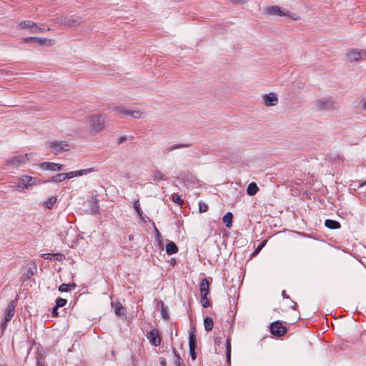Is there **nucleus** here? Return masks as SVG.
Masks as SVG:
<instances>
[{
  "label": "nucleus",
  "instance_id": "10",
  "mask_svg": "<svg viewBox=\"0 0 366 366\" xmlns=\"http://www.w3.org/2000/svg\"><path fill=\"white\" fill-rule=\"evenodd\" d=\"M346 55L350 61L352 62L365 57L366 51L364 50L351 49Z\"/></svg>",
  "mask_w": 366,
  "mask_h": 366
},
{
  "label": "nucleus",
  "instance_id": "54",
  "mask_svg": "<svg viewBox=\"0 0 366 366\" xmlns=\"http://www.w3.org/2000/svg\"><path fill=\"white\" fill-rule=\"evenodd\" d=\"M6 326H7L6 323H4V322L1 323V327L2 330H4L6 327Z\"/></svg>",
  "mask_w": 366,
  "mask_h": 366
},
{
  "label": "nucleus",
  "instance_id": "51",
  "mask_svg": "<svg viewBox=\"0 0 366 366\" xmlns=\"http://www.w3.org/2000/svg\"><path fill=\"white\" fill-rule=\"evenodd\" d=\"M160 365L161 366H166V360L164 358H160Z\"/></svg>",
  "mask_w": 366,
  "mask_h": 366
},
{
  "label": "nucleus",
  "instance_id": "3",
  "mask_svg": "<svg viewBox=\"0 0 366 366\" xmlns=\"http://www.w3.org/2000/svg\"><path fill=\"white\" fill-rule=\"evenodd\" d=\"M58 24L66 25L69 27H74L79 25L82 22V19L79 16H61L56 19Z\"/></svg>",
  "mask_w": 366,
  "mask_h": 366
},
{
  "label": "nucleus",
  "instance_id": "21",
  "mask_svg": "<svg viewBox=\"0 0 366 366\" xmlns=\"http://www.w3.org/2000/svg\"><path fill=\"white\" fill-rule=\"evenodd\" d=\"M190 144H175L172 146L166 148L164 150V154H169V152H172L173 150L177 149H182V148H187L190 147Z\"/></svg>",
  "mask_w": 366,
  "mask_h": 366
},
{
  "label": "nucleus",
  "instance_id": "4",
  "mask_svg": "<svg viewBox=\"0 0 366 366\" xmlns=\"http://www.w3.org/2000/svg\"><path fill=\"white\" fill-rule=\"evenodd\" d=\"M196 330L194 327H191L189 331V355L192 360H195L197 358V353L195 349L196 345Z\"/></svg>",
  "mask_w": 366,
  "mask_h": 366
},
{
  "label": "nucleus",
  "instance_id": "30",
  "mask_svg": "<svg viewBox=\"0 0 366 366\" xmlns=\"http://www.w3.org/2000/svg\"><path fill=\"white\" fill-rule=\"evenodd\" d=\"M226 357L227 361L230 362L231 359V339L228 337L226 340Z\"/></svg>",
  "mask_w": 366,
  "mask_h": 366
},
{
  "label": "nucleus",
  "instance_id": "47",
  "mask_svg": "<svg viewBox=\"0 0 366 366\" xmlns=\"http://www.w3.org/2000/svg\"><path fill=\"white\" fill-rule=\"evenodd\" d=\"M36 366H44V361L41 357L37 359Z\"/></svg>",
  "mask_w": 366,
  "mask_h": 366
},
{
  "label": "nucleus",
  "instance_id": "46",
  "mask_svg": "<svg viewBox=\"0 0 366 366\" xmlns=\"http://www.w3.org/2000/svg\"><path fill=\"white\" fill-rule=\"evenodd\" d=\"M52 257H53V254H51V253H45V254H42V257L44 259H51Z\"/></svg>",
  "mask_w": 366,
  "mask_h": 366
},
{
  "label": "nucleus",
  "instance_id": "6",
  "mask_svg": "<svg viewBox=\"0 0 366 366\" xmlns=\"http://www.w3.org/2000/svg\"><path fill=\"white\" fill-rule=\"evenodd\" d=\"M287 330L280 321H276L270 325V332L276 337H282L287 332Z\"/></svg>",
  "mask_w": 366,
  "mask_h": 366
},
{
  "label": "nucleus",
  "instance_id": "31",
  "mask_svg": "<svg viewBox=\"0 0 366 366\" xmlns=\"http://www.w3.org/2000/svg\"><path fill=\"white\" fill-rule=\"evenodd\" d=\"M129 116L132 117L134 119H141L144 117V113L140 111L139 109H130Z\"/></svg>",
  "mask_w": 366,
  "mask_h": 366
},
{
  "label": "nucleus",
  "instance_id": "42",
  "mask_svg": "<svg viewBox=\"0 0 366 366\" xmlns=\"http://www.w3.org/2000/svg\"><path fill=\"white\" fill-rule=\"evenodd\" d=\"M43 31H44V29L36 25V24H35V25L34 26H32L31 31L33 33H39V32H42Z\"/></svg>",
  "mask_w": 366,
  "mask_h": 366
},
{
  "label": "nucleus",
  "instance_id": "41",
  "mask_svg": "<svg viewBox=\"0 0 366 366\" xmlns=\"http://www.w3.org/2000/svg\"><path fill=\"white\" fill-rule=\"evenodd\" d=\"M124 308L122 307V305L120 303L117 304L115 307V313L117 315H121V311L124 310Z\"/></svg>",
  "mask_w": 366,
  "mask_h": 366
},
{
  "label": "nucleus",
  "instance_id": "24",
  "mask_svg": "<svg viewBox=\"0 0 366 366\" xmlns=\"http://www.w3.org/2000/svg\"><path fill=\"white\" fill-rule=\"evenodd\" d=\"M258 191L259 187L254 182L250 183L247 188V193L249 196L255 195Z\"/></svg>",
  "mask_w": 366,
  "mask_h": 366
},
{
  "label": "nucleus",
  "instance_id": "9",
  "mask_svg": "<svg viewBox=\"0 0 366 366\" xmlns=\"http://www.w3.org/2000/svg\"><path fill=\"white\" fill-rule=\"evenodd\" d=\"M147 337L152 345L158 346L161 344V337L158 330L154 329L147 332Z\"/></svg>",
  "mask_w": 366,
  "mask_h": 366
},
{
  "label": "nucleus",
  "instance_id": "33",
  "mask_svg": "<svg viewBox=\"0 0 366 366\" xmlns=\"http://www.w3.org/2000/svg\"><path fill=\"white\" fill-rule=\"evenodd\" d=\"M31 265H32V267L28 268L27 272H26V275L27 279H30L31 277L34 276L37 272L36 265L35 264H32Z\"/></svg>",
  "mask_w": 366,
  "mask_h": 366
},
{
  "label": "nucleus",
  "instance_id": "18",
  "mask_svg": "<svg viewBox=\"0 0 366 366\" xmlns=\"http://www.w3.org/2000/svg\"><path fill=\"white\" fill-rule=\"evenodd\" d=\"M113 111L115 112L116 115H119L121 117L129 116L130 113V109H127L124 106L115 107L113 109Z\"/></svg>",
  "mask_w": 366,
  "mask_h": 366
},
{
  "label": "nucleus",
  "instance_id": "12",
  "mask_svg": "<svg viewBox=\"0 0 366 366\" xmlns=\"http://www.w3.org/2000/svg\"><path fill=\"white\" fill-rule=\"evenodd\" d=\"M95 171H96V169L92 167V168L85 169H80V170H77V171L69 172L66 173V176L68 177V179H71V178L86 175L89 173L94 172Z\"/></svg>",
  "mask_w": 366,
  "mask_h": 366
},
{
  "label": "nucleus",
  "instance_id": "14",
  "mask_svg": "<svg viewBox=\"0 0 366 366\" xmlns=\"http://www.w3.org/2000/svg\"><path fill=\"white\" fill-rule=\"evenodd\" d=\"M23 41L24 42H30V41L36 42V43H37L39 45H44V44L50 45L51 42V39H48L46 38L27 37V38H24L23 39Z\"/></svg>",
  "mask_w": 366,
  "mask_h": 366
},
{
  "label": "nucleus",
  "instance_id": "22",
  "mask_svg": "<svg viewBox=\"0 0 366 366\" xmlns=\"http://www.w3.org/2000/svg\"><path fill=\"white\" fill-rule=\"evenodd\" d=\"M13 188L18 192H24V190L29 189V187L27 186V184L24 182L22 183V177L19 179L18 182L15 185L13 186Z\"/></svg>",
  "mask_w": 366,
  "mask_h": 366
},
{
  "label": "nucleus",
  "instance_id": "16",
  "mask_svg": "<svg viewBox=\"0 0 366 366\" xmlns=\"http://www.w3.org/2000/svg\"><path fill=\"white\" fill-rule=\"evenodd\" d=\"M26 183L29 187L40 184L41 183V179L31 177V176H22V183Z\"/></svg>",
  "mask_w": 366,
  "mask_h": 366
},
{
  "label": "nucleus",
  "instance_id": "36",
  "mask_svg": "<svg viewBox=\"0 0 366 366\" xmlns=\"http://www.w3.org/2000/svg\"><path fill=\"white\" fill-rule=\"evenodd\" d=\"M172 200L174 202L177 203L178 205H182L184 204V200L182 199L181 196L174 194L172 197Z\"/></svg>",
  "mask_w": 366,
  "mask_h": 366
},
{
  "label": "nucleus",
  "instance_id": "19",
  "mask_svg": "<svg viewBox=\"0 0 366 366\" xmlns=\"http://www.w3.org/2000/svg\"><path fill=\"white\" fill-rule=\"evenodd\" d=\"M134 207L135 211L137 212V213L138 214V215L139 216V217L141 218V219L142 220L143 222H144V223L147 222V219L150 220L148 217L144 216L143 214V212L140 208V204H139V200H136L134 202Z\"/></svg>",
  "mask_w": 366,
  "mask_h": 366
},
{
  "label": "nucleus",
  "instance_id": "50",
  "mask_svg": "<svg viewBox=\"0 0 366 366\" xmlns=\"http://www.w3.org/2000/svg\"><path fill=\"white\" fill-rule=\"evenodd\" d=\"M230 1L235 3V4H242L245 2V0H229Z\"/></svg>",
  "mask_w": 366,
  "mask_h": 366
},
{
  "label": "nucleus",
  "instance_id": "7",
  "mask_svg": "<svg viewBox=\"0 0 366 366\" xmlns=\"http://www.w3.org/2000/svg\"><path fill=\"white\" fill-rule=\"evenodd\" d=\"M315 105L319 110L335 109V103L328 98H323L315 102Z\"/></svg>",
  "mask_w": 366,
  "mask_h": 366
},
{
  "label": "nucleus",
  "instance_id": "58",
  "mask_svg": "<svg viewBox=\"0 0 366 366\" xmlns=\"http://www.w3.org/2000/svg\"><path fill=\"white\" fill-rule=\"evenodd\" d=\"M365 184H366V181H365V182H364L363 183L360 184V187H362V186H364V185H365Z\"/></svg>",
  "mask_w": 366,
  "mask_h": 366
},
{
  "label": "nucleus",
  "instance_id": "13",
  "mask_svg": "<svg viewBox=\"0 0 366 366\" xmlns=\"http://www.w3.org/2000/svg\"><path fill=\"white\" fill-rule=\"evenodd\" d=\"M40 167L42 169L44 170L61 171L62 169L63 165L54 162H43Z\"/></svg>",
  "mask_w": 366,
  "mask_h": 366
},
{
  "label": "nucleus",
  "instance_id": "32",
  "mask_svg": "<svg viewBox=\"0 0 366 366\" xmlns=\"http://www.w3.org/2000/svg\"><path fill=\"white\" fill-rule=\"evenodd\" d=\"M56 200H57L56 197H51L48 200L44 202L43 203V205L45 207H46L47 209H51L54 207V204L56 203Z\"/></svg>",
  "mask_w": 366,
  "mask_h": 366
},
{
  "label": "nucleus",
  "instance_id": "44",
  "mask_svg": "<svg viewBox=\"0 0 366 366\" xmlns=\"http://www.w3.org/2000/svg\"><path fill=\"white\" fill-rule=\"evenodd\" d=\"M202 305L204 308H207L210 306V302L209 300H202Z\"/></svg>",
  "mask_w": 366,
  "mask_h": 366
},
{
  "label": "nucleus",
  "instance_id": "59",
  "mask_svg": "<svg viewBox=\"0 0 366 366\" xmlns=\"http://www.w3.org/2000/svg\"><path fill=\"white\" fill-rule=\"evenodd\" d=\"M219 341H217V342L216 341L215 342V344H218L219 345Z\"/></svg>",
  "mask_w": 366,
  "mask_h": 366
},
{
  "label": "nucleus",
  "instance_id": "45",
  "mask_svg": "<svg viewBox=\"0 0 366 366\" xmlns=\"http://www.w3.org/2000/svg\"><path fill=\"white\" fill-rule=\"evenodd\" d=\"M127 140V137L125 136H122V137H120L118 139H117V144H123L124 142H125Z\"/></svg>",
  "mask_w": 366,
  "mask_h": 366
},
{
  "label": "nucleus",
  "instance_id": "60",
  "mask_svg": "<svg viewBox=\"0 0 366 366\" xmlns=\"http://www.w3.org/2000/svg\"><path fill=\"white\" fill-rule=\"evenodd\" d=\"M219 341H217V342L216 341L215 342V344H218L219 345Z\"/></svg>",
  "mask_w": 366,
  "mask_h": 366
},
{
  "label": "nucleus",
  "instance_id": "52",
  "mask_svg": "<svg viewBox=\"0 0 366 366\" xmlns=\"http://www.w3.org/2000/svg\"><path fill=\"white\" fill-rule=\"evenodd\" d=\"M10 320H11V319H9V318H8V317L4 316V318H3V321L1 322L7 324V322H9Z\"/></svg>",
  "mask_w": 366,
  "mask_h": 366
},
{
  "label": "nucleus",
  "instance_id": "28",
  "mask_svg": "<svg viewBox=\"0 0 366 366\" xmlns=\"http://www.w3.org/2000/svg\"><path fill=\"white\" fill-rule=\"evenodd\" d=\"M35 25V23L31 21H21L19 25H18V27L21 29H30L31 30L32 29V26H34Z\"/></svg>",
  "mask_w": 366,
  "mask_h": 366
},
{
  "label": "nucleus",
  "instance_id": "39",
  "mask_svg": "<svg viewBox=\"0 0 366 366\" xmlns=\"http://www.w3.org/2000/svg\"><path fill=\"white\" fill-rule=\"evenodd\" d=\"M162 316L164 320L169 319V315L167 314V308L164 307V303L162 302V309H161Z\"/></svg>",
  "mask_w": 366,
  "mask_h": 366
},
{
  "label": "nucleus",
  "instance_id": "53",
  "mask_svg": "<svg viewBox=\"0 0 366 366\" xmlns=\"http://www.w3.org/2000/svg\"><path fill=\"white\" fill-rule=\"evenodd\" d=\"M282 296L284 297V298H287V299H290V297L286 294L285 291L283 290L282 292Z\"/></svg>",
  "mask_w": 366,
  "mask_h": 366
},
{
  "label": "nucleus",
  "instance_id": "40",
  "mask_svg": "<svg viewBox=\"0 0 366 366\" xmlns=\"http://www.w3.org/2000/svg\"><path fill=\"white\" fill-rule=\"evenodd\" d=\"M53 257H54V259L57 261H62L63 259H65V256L64 254H61V253H55V254H53Z\"/></svg>",
  "mask_w": 366,
  "mask_h": 366
},
{
  "label": "nucleus",
  "instance_id": "56",
  "mask_svg": "<svg viewBox=\"0 0 366 366\" xmlns=\"http://www.w3.org/2000/svg\"><path fill=\"white\" fill-rule=\"evenodd\" d=\"M293 302V305L292 306V308L293 310H295V309H296V307L297 306V303H296V302Z\"/></svg>",
  "mask_w": 366,
  "mask_h": 366
},
{
  "label": "nucleus",
  "instance_id": "11",
  "mask_svg": "<svg viewBox=\"0 0 366 366\" xmlns=\"http://www.w3.org/2000/svg\"><path fill=\"white\" fill-rule=\"evenodd\" d=\"M263 102L266 107L276 106L278 103V97L277 94L270 92L262 97Z\"/></svg>",
  "mask_w": 366,
  "mask_h": 366
},
{
  "label": "nucleus",
  "instance_id": "43",
  "mask_svg": "<svg viewBox=\"0 0 366 366\" xmlns=\"http://www.w3.org/2000/svg\"><path fill=\"white\" fill-rule=\"evenodd\" d=\"M266 243H267V241H266V240H264V241H263L262 242H261V243L258 245V247H257V248L256 249V250L254 251V254L259 253V252H260V250H261V249L264 247V245L266 244Z\"/></svg>",
  "mask_w": 366,
  "mask_h": 366
},
{
  "label": "nucleus",
  "instance_id": "49",
  "mask_svg": "<svg viewBox=\"0 0 366 366\" xmlns=\"http://www.w3.org/2000/svg\"><path fill=\"white\" fill-rule=\"evenodd\" d=\"M154 230H155V233H156V236L159 239L160 238H162V235L159 232V231L157 229V228L154 226Z\"/></svg>",
  "mask_w": 366,
  "mask_h": 366
},
{
  "label": "nucleus",
  "instance_id": "57",
  "mask_svg": "<svg viewBox=\"0 0 366 366\" xmlns=\"http://www.w3.org/2000/svg\"><path fill=\"white\" fill-rule=\"evenodd\" d=\"M201 298H202V300H208L207 298V295H205V297H204L203 296H201Z\"/></svg>",
  "mask_w": 366,
  "mask_h": 366
},
{
  "label": "nucleus",
  "instance_id": "2",
  "mask_svg": "<svg viewBox=\"0 0 366 366\" xmlns=\"http://www.w3.org/2000/svg\"><path fill=\"white\" fill-rule=\"evenodd\" d=\"M266 14L270 16L277 15L280 16H287L292 20H298L300 17L292 14L288 10L283 9L279 6H273L266 9Z\"/></svg>",
  "mask_w": 366,
  "mask_h": 366
},
{
  "label": "nucleus",
  "instance_id": "26",
  "mask_svg": "<svg viewBox=\"0 0 366 366\" xmlns=\"http://www.w3.org/2000/svg\"><path fill=\"white\" fill-rule=\"evenodd\" d=\"M204 327L206 331H211L214 327L213 320L211 317H205L204 319Z\"/></svg>",
  "mask_w": 366,
  "mask_h": 366
},
{
  "label": "nucleus",
  "instance_id": "23",
  "mask_svg": "<svg viewBox=\"0 0 366 366\" xmlns=\"http://www.w3.org/2000/svg\"><path fill=\"white\" fill-rule=\"evenodd\" d=\"M165 249L167 254H174L178 252V247L173 242H170L166 245Z\"/></svg>",
  "mask_w": 366,
  "mask_h": 366
},
{
  "label": "nucleus",
  "instance_id": "37",
  "mask_svg": "<svg viewBox=\"0 0 366 366\" xmlns=\"http://www.w3.org/2000/svg\"><path fill=\"white\" fill-rule=\"evenodd\" d=\"M67 300L66 299L58 297L56 300V306L58 307H62L66 305Z\"/></svg>",
  "mask_w": 366,
  "mask_h": 366
},
{
  "label": "nucleus",
  "instance_id": "55",
  "mask_svg": "<svg viewBox=\"0 0 366 366\" xmlns=\"http://www.w3.org/2000/svg\"><path fill=\"white\" fill-rule=\"evenodd\" d=\"M362 109L366 110V100L362 103Z\"/></svg>",
  "mask_w": 366,
  "mask_h": 366
},
{
  "label": "nucleus",
  "instance_id": "1",
  "mask_svg": "<svg viewBox=\"0 0 366 366\" xmlns=\"http://www.w3.org/2000/svg\"><path fill=\"white\" fill-rule=\"evenodd\" d=\"M87 122L91 131L101 132L104 127V119L101 114L91 115L87 119Z\"/></svg>",
  "mask_w": 366,
  "mask_h": 366
},
{
  "label": "nucleus",
  "instance_id": "38",
  "mask_svg": "<svg viewBox=\"0 0 366 366\" xmlns=\"http://www.w3.org/2000/svg\"><path fill=\"white\" fill-rule=\"evenodd\" d=\"M208 210V206L207 204L202 202L199 203V211L200 213L206 212Z\"/></svg>",
  "mask_w": 366,
  "mask_h": 366
},
{
  "label": "nucleus",
  "instance_id": "8",
  "mask_svg": "<svg viewBox=\"0 0 366 366\" xmlns=\"http://www.w3.org/2000/svg\"><path fill=\"white\" fill-rule=\"evenodd\" d=\"M27 157V154L14 156L7 161V164L16 168L26 162Z\"/></svg>",
  "mask_w": 366,
  "mask_h": 366
},
{
  "label": "nucleus",
  "instance_id": "35",
  "mask_svg": "<svg viewBox=\"0 0 366 366\" xmlns=\"http://www.w3.org/2000/svg\"><path fill=\"white\" fill-rule=\"evenodd\" d=\"M154 180H164V174L159 170H155L153 173Z\"/></svg>",
  "mask_w": 366,
  "mask_h": 366
},
{
  "label": "nucleus",
  "instance_id": "29",
  "mask_svg": "<svg viewBox=\"0 0 366 366\" xmlns=\"http://www.w3.org/2000/svg\"><path fill=\"white\" fill-rule=\"evenodd\" d=\"M67 179H68V177L66 176V173H61V174H58L52 177L51 178L50 181L59 183V182H61Z\"/></svg>",
  "mask_w": 366,
  "mask_h": 366
},
{
  "label": "nucleus",
  "instance_id": "48",
  "mask_svg": "<svg viewBox=\"0 0 366 366\" xmlns=\"http://www.w3.org/2000/svg\"><path fill=\"white\" fill-rule=\"evenodd\" d=\"M58 307L55 305V307H53L52 309V312H51V314H52V316L53 317H56L58 315Z\"/></svg>",
  "mask_w": 366,
  "mask_h": 366
},
{
  "label": "nucleus",
  "instance_id": "20",
  "mask_svg": "<svg viewBox=\"0 0 366 366\" xmlns=\"http://www.w3.org/2000/svg\"><path fill=\"white\" fill-rule=\"evenodd\" d=\"M325 226L331 229H336L341 227V224L339 222L329 219L325 221Z\"/></svg>",
  "mask_w": 366,
  "mask_h": 366
},
{
  "label": "nucleus",
  "instance_id": "34",
  "mask_svg": "<svg viewBox=\"0 0 366 366\" xmlns=\"http://www.w3.org/2000/svg\"><path fill=\"white\" fill-rule=\"evenodd\" d=\"M75 287H76L75 284L63 283L59 287V291L61 292H67L69 290L70 287L74 288Z\"/></svg>",
  "mask_w": 366,
  "mask_h": 366
},
{
  "label": "nucleus",
  "instance_id": "27",
  "mask_svg": "<svg viewBox=\"0 0 366 366\" xmlns=\"http://www.w3.org/2000/svg\"><path fill=\"white\" fill-rule=\"evenodd\" d=\"M172 351L175 357V360L174 361V364L176 366H185V365L182 362V360L181 358L179 352L176 350L174 347H172Z\"/></svg>",
  "mask_w": 366,
  "mask_h": 366
},
{
  "label": "nucleus",
  "instance_id": "5",
  "mask_svg": "<svg viewBox=\"0 0 366 366\" xmlns=\"http://www.w3.org/2000/svg\"><path fill=\"white\" fill-rule=\"evenodd\" d=\"M49 147L54 154H59L69 149V144L65 141L49 142Z\"/></svg>",
  "mask_w": 366,
  "mask_h": 366
},
{
  "label": "nucleus",
  "instance_id": "25",
  "mask_svg": "<svg viewBox=\"0 0 366 366\" xmlns=\"http://www.w3.org/2000/svg\"><path fill=\"white\" fill-rule=\"evenodd\" d=\"M232 218L233 215L231 212H227L224 215L222 218L223 222L225 224L226 227L230 228L232 225Z\"/></svg>",
  "mask_w": 366,
  "mask_h": 366
},
{
  "label": "nucleus",
  "instance_id": "15",
  "mask_svg": "<svg viewBox=\"0 0 366 366\" xmlns=\"http://www.w3.org/2000/svg\"><path fill=\"white\" fill-rule=\"evenodd\" d=\"M17 305V300H14L10 302L6 309V313L4 315L5 317L11 320L15 313V307Z\"/></svg>",
  "mask_w": 366,
  "mask_h": 366
},
{
  "label": "nucleus",
  "instance_id": "17",
  "mask_svg": "<svg viewBox=\"0 0 366 366\" xmlns=\"http://www.w3.org/2000/svg\"><path fill=\"white\" fill-rule=\"evenodd\" d=\"M209 285V283L207 278H204L201 281V282L199 284V291H200L201 296H203L204 297H205V295H208Z\"/></svg>",
  "mask_w": 366,
  "mask_h": 366
}]
</instances>
